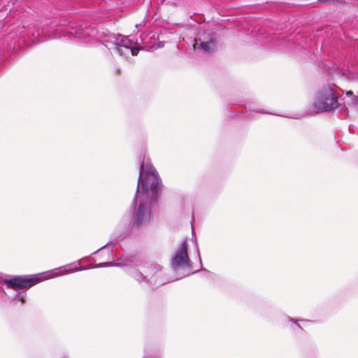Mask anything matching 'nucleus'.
Wrapping results in <instances>:
<instances>
[{
  "label": "nucleus",
  "instance_id": "nucleus-2",
  "mask_svg": "<svg viewBox=\"0 0 358 358\" xmlns=\"http://www.w3.org/2000/svg\"><path fill=\"white\" fill-rule=\"evenodd\" d=\"M88 36L85 40L94 41H103L105 45L113 44L115 50L121 56H127L129 54L136 55L139 48L136 47V43L129 38L128 36L110 34L107 29L102 27H93V29L86 30Z\"/></svg>",
  "mask_w": 358,
  "mask_h": 358
},
{
  "label": "nucleus",
  "instance_id": "nucleus-1",
  "mask_svg": "<svg viewBox=\"0 0 358 358\" xmlns=\"http://www.w3.org/2000/svg\"><path fill=\"white\" fill-rule=\"evenodd\" d=\"M161 188L159 175L148 159H143L136 194L131 204L134 209L132 227L148 224L151 217V203L155 201Z\"/></svg>",
  "mask_w": 358,
  "mask_h": 358
},
{
  "label": "nucleus",
  "instance_id": "nucleus-9",
  "mask_svg": "<svg viewBox=\"0 0 358 358\" xmlns=\"http://www.w3.org/2000/svg\"><path fill=\"white\" fill-rule=\"evenodd\" d=\"M145 270V268H142L141 271H134L131 275L136 280L141 282L149 277Z\"/></svg>",
  "mask_w": 358,
  "mask_h": 358
},
{
  "label": "nucleus",
  "instance_id": "nucleus-6",
  "mask_svg": "<svg viewBox=\"0 0 358 358\" xmlns=\"http://www.w3.org/2000/svg\"><path fill=\"white\" fill-rule=\"evenodd\" d=\"M171 266L175 271L180 268L187 269L188 271L192 270L191 262L187 255L186 241L182 243L178 250L176 252V254L172 259Z\"/></svg>",
  "mask_w": 358,
  "mask_h": 358
},
{
  "label": "nucleus",
  "instance_id": "nucleus-12",
  "mask_svg": "<svg viewBox=\"0 0 358 358\" xmlns=\"http://www.w3.org/2000/svg\"><path fill=\"white\" fill-rule=\"evenodd\" d=\"M346 95H347V96H352V97H353V98H355V99H356V98H357V96H354V95H353V93H352V92H351V91H348V92H346Z\"/></svg>",
  "mask_w": 358,
  "mask_h": 358
},
{
  "label": "nucleus",
  "instance_id": "nucleus-10",
  "mask_svg": "<svg viewBox=\"0 0 358 358\" xmlns=\"http://www.w3.org/2000/svg\"><path fill=\"white\" fill-rule=\"evenodd\" d=\"M161 275H162V273H161V272H159V271H155V274H154L152 276H151V277L148 279V280H149L151 283H152V284H154V285H161V284H164V282H157V278H160V277H161Z\"/></svg>",
  "mask_w": 358,
  "mask_h": 358
},
{
  "label": "nucleus",
  "instance_id": "nucleus-14",
  "mask_svg": "<svg viewBox=\"0 0 358 358\" xmlns=\"http://www.w3.org/2000/svg\"><path fill=\"white\" fill-rule=\"evenodd\" d=\"M320 1L324 2V3H329V1H323V0H320Z\"/></svg>",
  "mask_w": 358,
  "mask_h": 358
},
{
  "label": "nucleus",
  "instance_id": "nucleus-8",
  "mask_svg": "<svg viewBox=\"0 0 358 358\" xmlns=\"http://www.w3.org/2000/svg\"><path fill=\"white\" fill-rule=\"evenodd\" d=\"M199 43L197 42V40H196V44L199 45V48H201V51L203 53H210L212 51L214 50L215 44L214 41L212 39H209L207 41H201V38L199 39Z\"/></svg>",
  "mask_w": 358,
  "mask_h": 358
},
{
  "label": "nucleus",
  "instance_id": "nucleus-4",
  "mask_svg": "<svg viewBox=\"0 0 358 358\" xmlns=\"http://www.w3.org/2000/svg\"><path fill=\"white\" fill-rule=\"evenodd\" d=\"M99 251H101V254L103 252H106V258L105 259L106 260V262L99 263L95 265H89L84 268L76 267L73 268L67 269L66 267H59L58 268H56L53 271H50L45 278H51L56 277L58 275H66V274L76 272L78 271H82V270H85V269H92L94 268H101V267L109 266H112V265H115V266H129V264L126 263L127 261L133 262V259H129L127 256L122 255L120 258L118 262L113 264V262L114 261V257L112 255V249L108 247L107 245H105V246L101 248L99 250H98L96 252H98Z\"/></svg>",
  "mask_w": 358,
  "mask_h": 358
},
{
  "label": "nucleus",
  "instance_id": "nucleus-13",
  "mask_svg": "<svg viewBox=\"0 0 358 358\" xmlns=\"http://www.w3.org/2000/svg\"><path fill=\"white\" fill-rule=\"evenodd\" d=\"M197 252H198V255H199V262H200V263L201 264V257H200V255H199V250H197Z\"/></svg>",
  "mask_w": 358,
  "mask_h": 358
},
{
  "label": "nucleus",
  "instance_id": "nucleus-15",
  "mask_svg": "<svg viewBox=\"0 0 358 358\" xmlns=\"http://www.w3.org/2000/svg\"><path fill=\"white\" fill-rule=\"evenodd\" d=\"M337 1L338 2L339 1L340 3H343V2L342 0H337Z\"/></svg>",
  "mask_w": 358,
  "mask_h": 358
},
{
  "label": "nucleus",
  "instance_id": "nucleus-7",
  "mask_svg": "<svg viewBox=\"0 0 358 358\" xmlns=\"http://www.w3.org/2000/svg\"><path fill=\"white\" fill-rule=\"evenodd\" d=\"M42 280L39 277L17 276L10 280H4L8 288L22 289L30 288Z\"/></svg>",
  "mask_w": 358,
  "mask_h": 358
},
{
  "label": "nucleus",
  "instance_id": "nucleus-16",
  "mask_svg": "<svg viewBox=\"0 0 358 358\" xmlns=\"http://www.w3.org/2000/svg\"><path fill=\"white\" fill-rule=\"evenodd\" d=\"M145 358H148V357H145Z\"/></svg>",
  "mask_w": 358,
  "mask_h": 358
},
{
  "label": "nucleus",
  "instance_id": "nucleus-11",
  "mask_svg": "<svg viewBox=\"0 0 358 358\" xmlns=\"http://www.w3.org/2000/svg\"><path fill=\"white\" fill-rule=\"evenodd\" d=\"M17 299L21 301L22 303H24L25 301V299H26V294L24 293V294H20L17 296Z\"/></svg>",
  "mask_w": 358,
  "mask_h": 358
},
{
  "label": "nucleus",
  "instance_id": "nucleus-5",
  "mask_svg": "<svg viewBox=\"0 0 358 358\" xmlns=\"http://www.w3.org/2000/svg\"><path fill=\"white\" fill-rule=\"evenodd\" d=\"M338 99L335 85H324L316 94L314 107L317 110L330 111L338 106Z\"/></svg>",
  "mask_w": 358,
  "mask_h": 358
},
{
  "label": "nucleus",
  "instance_id": "nucleus-3",
  "mask_svg": "<svg viewBox=\"0 0 358 358\" xmlns=\"http://www.w3.org/2000/svg\"><path fill=\"white\" fill-rule=\"evenodd\" d=\"M93 29V27L87 26V24L78 25L75 23H70L66 25L57 24L51 25L50 28L43 27L38 31V36L45 38L55 39L62 37L67 39L76 38L82 43L92 42V40H85L88 36L86 30Z\"/></svg>",
  "mask_w": 358,
  "mask_h": 358
}]
</instances>
